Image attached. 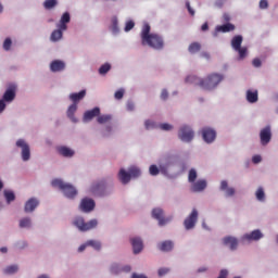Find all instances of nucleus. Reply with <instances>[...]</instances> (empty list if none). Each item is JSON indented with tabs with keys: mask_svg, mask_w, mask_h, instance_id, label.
<instances>
[{
	"mask_svg": "<svg viewBox=\"0 0 278 278\" xmlns=\"http://www.w3.org/2000/svg\"><path fill=\"white\" fill-rule=\"evenodd\" d=\"M2 47L4 51H10L12 49V39L10 37L5 38Z\"/></svg>",
	"mask_w": 278,
	"mask_h": 278,
	"instance_id": "603ef678",
	"label": "nucleus"
},
{
	"mask_svg": "<svg viewBox=\"0 0 278 278\" xmlns=\"http://www.w3.org/2000/svg\"><path fill=\"white\" fill-rule=\"evenodd\" d=\"M201 135H202V140L206 143V144H212L215 142L216 140V130L214 128L211 127H204L201 130Z\"/></svg>",
	"mask_w": 278,
	"mask_h": 278,
	"instance_id": "f3484780",
	"label": "nucleus"
},
{
	"mask_svg": "<svg viewBox=\"0 0 278 278\" xmlns=\"http://www.w3.org/2000/svg\"><path fill=\"white\" fill-rule=\"evenodd\" d=\"M205 188H207V180L205 179H199L198 181H193L191 184V192H203V190H205Z\"/></svg>",
	"mask_w": 278,
	"mask_h": 278,
	"instance_id": "393cba45",
	"label": "nucleus"
},
{
	"mask_svg": "<svg viewBox=\"0 0 278 278\" xmlns=\"http://www.w3.org/2000/svg\"><path fill=\"white\" fill-rule=\"evenodd\" d=\"M141 45H143V47L148 45L151 49L160 51L164 49V39L157 34H151V26L144 24L141 29Z\"/></svg>",
	"mask_w": 278,
	"mask_h": 278,
	"instance_id": "f03ea898",
	"label": "nucleus"
},
{
	"mask_svg": "<svg viewBox=\"0 0 278 278\" xmlns=\"http://www.w3.org/2000/svg\"><path fill=\"white\" fill-rule=\"evenodd\" d=\"M56 151L59 153V155H62V157H74L75 156V150H73L72 148H68L66 146H59L56 148Z\"/></svg>",
	"mask_w": 278,
	"mask_h": 278,
	"instance_id": "c85d7f7f",
	"label": "nucleus"
},
{
	"mask_svg": "<svg viewBox=\"0 0 278 278\" xmlns=\"http://www.w3.org/2000/svg\"><path fill=\"white\" fill-rule=\"evenodd\" d=\"M159 129H161V131H173V129H175V126L168 123H161L159 124Z\"/></svg>",
	"mask_w": 278,
	"mask_h": 278,
	"instance_id": "8fccbe9b",
	"label": "nucleus"
},
{
	"mask_svg": "<svg viewBox=\"0 0 278 278\" xmlns=\"http://www.w3.org/2000/svg\"><path fill=\"white\" fill-rule=\"evenodd\" d=\"M185 81L186 84H192L193 86H199L203 89V78L201 77L189 75L185 78Z\"/></svg>",
	"mask_w": 278,
	"mask_h": 278,
	"instance_id": "7c9ffc66",
	"label": "nucleus"
},
{
	"mask_svg": "<svg viewBox=\"0 0 278 278\" xmlns=\"http://www.w3.org/2000/svg\"><path fill=\"white\" fill-rule=\"evenodd\" d=\"M149 173L152 177H157L162 170L160 169V166L157 167V165H150Z\"/></svg>",
	"mask_w": 278,
	"mask_h": 278,
	"instance_id": "3c124183",
	"label": "nucleus"
},
{
	"mask_svg": "<svg viewBox=\"0 0 278 278\" xmlns=\"http://www.w3.org/2000/svg\"><path fill=\"white\" fill-rule=\"evenodd\" d=\"M123 97H125V89L121 88L118 89L115 93H114V98L117 101H121V99H123Z\"/></svg>",
	"mask_w": 278,
	"mask_h": 278,
	"instance_id": "6e6d98bb",
	"label": "nucleus"
},
{
	"mask_svg": "<svg viewBox=\"0 0 278 278\" xmlns=\"http://www.w3.org/2000/svg\"><path fill=\"white\" fill-rule=\"evenodd\" d=\"M77 110H79V105L77 104H70L67 106L66 117L68 118V121H71V123H74V124L79 123V118L75 116V114H77Z\"/></svg>",
	"mask_w": 278,
	"mask_h": 278,
	"instance_id": "4be33fe9",
	"label": "nucleus"
},
{
	"mask_svg": "<svg viewBox=\"0 0 278 278\" xmlns=\"http://www.w3.org/2000/svg\"><path fill=\"white\" fill-rule=\"evenodd\" d=\"M161 175L173 179L177 175H181L186 170V163L179 161V156L176 153L168 152L161 156L157 161Z\"/></svg>",
	"mask_w": 278,
	"mask_h": 278,
	"instance_id": "f257e3e1",
	"label": "nucleus"
},
{
	"mask_svg": "<svg viewBox=\"0 0 278 278\" xmlns=\"http://www.w3.org/2000/svg\"><path fill=\"white\" fill-rule=\"evenodd\" d=\"M134 27H136V23H134V21H128L126 22V26L124 28V31H131V29H134Z\"/></svg>",
	"mask_w": 278,
	"mask_h": 278,
	"instance_id": "13d9d810",
	"label": "nucleus"
},
{
	"mask_svg": "<svg viewBox=\"0 0 278 278\" xmlns=\"http://www.w3.org/2000/svg\"><path fill=\"white\" fill-rule=\"evenodd\" d=\"M126 108L128 112H134L136 110V104H134L132 101H128Z\"/></svg>",
	"mask_w": 278,
	"mask_h": 278,
	"instance_id": "bf43d9fd",
	"label": "nucleus"
},
{
	"mask_svg": "<svg viewBox=\"0 0 278 278\" xmlns=\"http://www.w3.org/2000/svg\"><path fill=\"white\" fill-rule=\"evenodd\" d=\"M144 128L148 129V130L159 129V124L155 123V121H153V119H146L144 121Z\"/></svg>",
	"mask_w": 278,
	"mask_h": 278,
	"instance_id": "c03bdc74",
	"label": "nucleus"
},
{
	"mask_svg": "<svg viewBox=\"0 0 278 278\" xmlns=\"http://www.w3.org/2000/svg\"><path fill=\"white\" fill-rule=\"evenodd\" d=\"M242 36L241 35H237L231 39V47L233 49V51H238L239 49L242 48Z\"/></svg>",
	"mask_w": 278,
	"mask_h": 278,
	"instance_id": "e433bc0d",
	"label": "nucleus"
},
{
	"mask_svg": "<svg viewBox=\"0 0 278 278\" xmlns=\"http://www.w3.org/2000/svg\"><path fill=\"white\" fill-rule=\"evenodd\" d=\"M142 169L136 165H130L127 169L121 168L117 173V179L121 181L123 186H127L129 181L132 179H138V177H141Z\"/></svg>",
	"mask_w": 278,
	"mask_h": 278,
	"instance_id": "20e7f679",
	"label": "nucleus"
},
{
	"mask_svg": "<svg viewBox=\"0 0 278 278\" xmlns=\"http://www.w3.org/2000/svg\"><path fill=\"white\" fill-rule=\"evenodd\" d=\"M236 29V26L231 23H227L220 26H216L215 31L213 33L214 38L218 36L219 33L227 34V31H233Z\"/></svg>",
	"mask_w": 278,
	"mask_h": 278,
	"instance_id": "bb28decb",
	"label": "nucleus"
},
{
	"mask_svg": "<svg viewBox=\"0 0 278 278\" xmlns=\"http://www.w3.org/2000/svg\"><path fill=\"white\" fill-rule=\"evenodd\" d=\"M163 217H164V210H162L161 207H156L152 210V218H155L157 223H160L161 218Z\"/></svg>",
	"mask_w": 278,
	"mask_h": 278,
	"instance_id": "ea45409f",
	"label": "nucleus"
},
{
	"mask_svg": "<svg viewBox=\"0 0 278 278\" xmlns=\"http://www.w3.org/2000/svg\"><path fill=\"white\" fill-rule=\"evenodd\" d=\"M254 197L258 203H266V191L264 190V187H258L254 192Z\"/></svg>",
	"mask_w": 278,
	"mask_h": 278,
	"instance_id": "473e14b6",
	"label": "nucleus"
},
{
	"mask_svg": "<svg viewBox=\"0 0 278 278\" xmlns=\"http://www.w3.org/2000/svg\"><path fill=\"white\" fill-rule=\"evenodd\" d=\"M3 197H4L8 205H10V203H14V201H16V194L10 189H5L3 191Z\"/></svg>",
	"mask_w": 278,
	"mask_h": 278,
	"instance_id": "4c0bfd02",
	"label": "nucleus"
},
{
	"mask_svg": "<svg viewBox=\"0 0 278 278\" xmlns=\"http://www.w3.org/2000/svg\"><path fill=\"white\" fill-rule=\"evenodd\" d=\"M72 225L78 229V231L86 232L90 231L92 229H97V226L99 225V220L91 219L89 222H86L83 216H76L74 217Z\"/></svg>",
	"mask_w": 278,
	"mask_h": 278,
	"instance_id": "6e6552de",
	"label": "nucleus"
},
{
	"mask_svg": "<svg viewBox=\"0 0 278 278\" xmlns=\"http://www.w3.org/2000/svg\"><path fill=\"white\" fill-rule=\"evenodd\" d=\"M194 128L190 124H181L178 128L177 138L185 144H190L194 140Z\"/></svg>",
	"mask_w": 278,
	"mask_h": 278,
	"instance_id": "0eeeda50",
	"label": "nucleus"
},
{
	"mask_svg": "<svg viewBox=\"0 0 278 278\" xmlns=\"http://www.w3.org/2000/svg\"><path fill=\"white\" fill-rule=\"evenodd\" d=\"M51 73H63L66 71V62L62 60H53L49 65Z\"/></svg>",
	"mask_w": 278,
	"mask_h": 278,
	"instance_id": "412c9836",
	"label": "nucleus"
},
{
	"mask_svg": "<svg viewBox=\"0 0 278 278\" xmlns=\"http://www.w3.org/2000/svg\"><path fill=\"white\" fill-rule=\"evenodd\" d=\"M99 114H101V108L99 106L86 111L83 115V123H90L92 119L99 118Z\"/></svg>",
	"mask_w": 278,
	"mask_h": 278,
	"instance_id": "6ab92c4d",
	"label": "nucleus"
},
{
	"mask_svg": "<svg viewBox=\"0 0 278 278\" xmlns=\"http://www.w3.org/2000/svg\"><path fill=\"white\" fill-rule=\"evenodd\" d=\"M14 99H16V85L11 84L8 86L7 90L2 96V99L0 100V114H3V112H5V103H12Z\"/></svg>",
	"mask_w": 278,
	"mask_h": 278,
	"instance_id": "9d476101",
	"label": "nucleus"
},
{
	"mask_svg": "<svg viewBox=\"0 0 278 278\" xmlns=\"http://www.w3.org/2000/svg\"><path fill=\"white\" fill-rule=\"evenodd\" d=\"M96 206L97 203L92 200V198H84L80 200L78 210L79 212H83V214H90V212L94 211Z\"/></svg>",
	"mask_w": 278,
	"mask_h": 278,
	"instance_id": "ddd939ff",
	"label": "nucleus"
},
{
	"mask_svg": "<svg viewBox=\"0 0 278 278\" xmlns=\"http://www.w3.org/2000/svg\"><path fill=\"white\" fill-rule=\"evenodd\" d=\"M87 247H91L94 251H101V242L97 240H88Z\"/></svg>",
	"mask_w": 278,
	"mask_h": 278,
	"instance_id": "09e8293b",
	"label": "nucleus"
},
{
	"mask_svg": "<svg viewBox=\"0 0 278 278\" xmlns=\"http://www.w3.org/2000/svg\"><path fill=\"white\" fill-rule=\"evenodd\" d=\"M188 51L189 53H192V54L199 53V51H201V43L199 42L191 43L188 48Z\"/></svg>",
	"mask_w": 278,
	"mask_h": 278,
	"instance_id": "de8ad7c7",
	"label": "nucleus"
},
{
	"mask_svg": "<svg viewBox=\"0 0 278 278\" xmlns=\"http://www.w3.org/2000/svg\"><path fill=\"white\" fill-rule=\"evenodd\" d=\"M110 71H112V64L104 63L99 67L98 73H99V75H108V73H110Z\"/></svg>",
	"mask_w": 278,
	"mask_h": 278,
	"instance_id": "79ce46f5",
	"label": "nucleus"
},
{
	"mask_svg": "<svg viewBox=\"0 0 278 278\" xmlns=\"http://www.w3.org/2000/svg\"><path fill=\"white\" fill-rule=\"evenodd\" d=\"M227 275H229V270L227 269H222L219 271V276L217 278H227Z\"/></svg>",
	"mask_w": 278,
	"mask_h": 278,
	"instance_id": "69168bd1",
	"label": "nucleus"
},
{
	"mask_svg": "<svg viewBox=\"0 0 278 278\" xmlns=\"http://www.w3.org/2000/svg\"><path fill=\"white\" fill-rule=\"evenodd\" d=\"M114 118L112 114H99L97 118L98 125H108V123H111V121Z\"/></svg>",
	"mask_w": 278,
	"mask_h": 278,
	"instance_id": "72a5a7b5",
	"label": "nucleus"
},
{
	"mask_svg": "<svg viewBox=\"0 0 278 278\" xmlns=\"http://www.w3.org/2000/svg\"><path fill=\"white\" fill-rule=\"evenodd\" d=\"M100 136L102 138H112L114 136V126L108 124L100 130Z\"/></svg>",
	"mask_w": 278,
	"mask_h": 278,
	"instance_id": "2f4dec72",
	"label": "nucleus"
},
{
	"mask_svg": "<svg viewBox=\"0 0 278 278\" xmlns=\"http://www.w3.org/2000/svg\"><path fill=\"white\" fill-rule=\"evenodd\" d=\"M219 192H223L225 199H233L236 197V188L229 186V181L227 180L219 182Z\"/></svg>",
	"mask_w": 278,
	"mask_h": 278,
	"instance_id": "dca6fc26",
	"label": "nucleus"
},
{
	"mask_svg": "<svg viewBox=\"0 0 278 278\" xmlns=\"http://www.w3.org/2000/svg\"><path fill=\"white\" fill-rule=\"evenodd\" d=\"M27 247H28V243L26 240H20L15 243V248L20 250L27 249Z\"/></svg>",
	"mask_w": 278,
	"mask_h": 278,
	"instance_id": "864d4df0",
	"label": "nucleus"
},
{
	"mask_svg": "<svg viewBox=\"0 0 278 278\" xmlns=\"http://www.w3.org/2000/svg\"><path fill=\"white\" fill-rule=\"evenodd\" d=\"M86 98V90H81L79 92L70 93L68 99L72 101V105H79L80 101H84Z\"/></svg>",
	"mask_w": 278,
	"mask_h": 278,
	"instance_id": "b1692460",
	"label": "nucleus"
},
{
	"mask_svg": "<svg viewBox=\"0 0 278 278\" xmlns=\"http://www.w3.org/2000/svg\"><path fill=\"white\" fill-rule=\"evenodd\" d=\"M129 241L132 248L134 255H140V253H142V251L144 250V241L142 240V237L135 236L131 237Z\"/></svg>",
	"mask_w": 278,
	"mask_h": 278,
	"instance_id": "2eb2a0df",
	"label": "nucleus"
},
{
	"mask_svg": "<svg viewBox=\"0 0 278 278\" xmlns=\"http://www.w3.org/2000/svg\"><path fill=\"white\" fill-rule=\"evenodd\" d=\"M225 80V75L220 73H212L208 74L205 78H203V86L202 90H207L208 92H212L223 84Z\"/></svg>",
	"mask_w": 278,
	"mask_h": 278,
	"instance_id": "39448f33",
	"label": "nucleus"
},
{
	"mask_svg": "<svg viewBox=\"0 0 278 278\" xmlns=\"http://www.w3.org/2000/svg\"><path fill=\"white\" fill-rule=\"evenodd\" d=\"M197 177H199V174H197V169L191 168L188 173L189 184H194V181H197Z\"/></svg>",
	"mask_w": 278,
	"mask_h": 278,
	"instance_id": "a18cd8bd",
	"label": "nucleus"
},
{
	"mask_svg": "<svg viewBox=\"0 0 278 278\" xmlns=\"http://www.w3.org/2000/svg\"><path fill=\"white\" fill-rule=\"evenodd\" d=\"M18 228L23 229L25 231H29V230L34 229V219L29 216L20 218Z\"/></svg>",
	"mask_w": 278,
	"mask_h": 278,
	"instance_id": "5701e85b",
	"label": "nucleus"
},
{
	"mask_svg": "<svg viewBox=\"0 0 278 278\" xmlns=\"http://www.w3.org/2000/svg\"><path fill=\"white\" fill-rule=\"evenodd\" d=\"M252 162H253V164H260L262 162V155L256 154V155L252 156Z\"/></svg>",
	"mask_w": 278,
	"mask_h": 278,
	"instance_id": "680f3d73",
	"label": "nucleus"
},
{
	"mask_svg": "<svg viewBox=\"0 0 278 278\" xmlns=\"http://www.w3.org/2000/svg\"><path fill=\"white\" fill-rule=\"evenodd\" d=\"M264 238V232L261 229H254L241 236L240 240L243 244H251V242H260Z\"/></svg>",
	"mask_w": 278,
	"mask_h": 278,
	"instance_id": "9b49d317",
	"label": "nucleus"
},
{
	"mask_svg": "<svg viewBox=\"0 0 278 278\" xmlns=\"http://www.w3.org/2000/svg\"><path fill=\"white\" fill-rule=\"evenodd\" d=\"M58 5V0H45L43 8L45 10H53Z\"/></svg>",
	"mask_w": 278,
	"mask_h": 278,
	"instance_id": "49530a36",
	"label": "nucleus"
},
{
	"mask_svg": "<svg viewBox=\"0 0 278 278\" xmlns=\"http://www.w3.org/2000/svg\"><path fill=\"white\" fill-rule=\"evenodd\" d=\"M168 273H170V269L167 267H161L157 270L159 277H164L165 275H168Z\"/></svg>",
	"mask_w": 278,
	"mask_h": 278,
	"instance_id": "4d7b16f0",
	"label": "nucleus"
},
{
	"mask_svg": "<svg viewBox=\"0 0 278 278\" xmlns=\"http://www.w3.org/2000/svg\"><path fill=\"white\" fill-rule=\"evenodd\" d=\"M68 23H71V13L65 12L56 24V29H65L66 31V29H68Z\"/></svg>",
	"mask_w": 278,
	"mask_h": 278,
	"instance_id": "a878e982",
	"label": "nucleus"
},
{
	"mask_svg": "<svg viewBox=\"0 0 278 278\" xmlns=\"http://www.w3.org/2000/svg\"><path fill=\"white\" fill-rule=\"evenodd\" d=\"M260 140L262 147H268V144H270V140H273V129L270 128V125L261 129Z\"/></svg>",
	"mask_w": 278,
	"mask_h": 278,
	"instance_id": "4468645a",
	"label": "nucleus"
},
{
	"mask_svg": "<svg viewBox=\"0 0 278 278\" xmlns=\"http://www.w3.org/2000/svg\"><path fill=\"white\" fill-rule=\"evenodd\" d=\"M175 216L173 215H168L166 217L161 218V220L159 222V227H166V225H170V222L174 220Z\"/></svg>",
	"mask_w": 278,
	"mask_h": 278,
	"instance_id": "37998d69",
	"label": "nucleus"
},
{
	"mask_svg": "<svg viewBox=\"0 0 278 278\" xmlns=\"http://www.w3.org/2000/svg\"><path fill=\"white\" fill-rule=\"evenodd\" d=\"M38 205H40V200H38V198H29L24 204L25 214H34L38 208Z\"/></svg>",
	"mask_w": 278,
	"mask_h": 278,
	"instance_id": "a211bd4d",
	"label": "nucleus"
},
{
	"mask_svg": "<svg viewBox=\"0 0 278 278\" xmlns=\"http://www.w3.org/2000/svg\"><path fill=\"white\" fill-rule=\"evenodd\" d=\"M122 273H131V265H121Z\"/></svg>",
	"mask_w": 278,
	"mask_h": 278,
	"instance_id": "e2e57ef3",
	"label": "nucleus"
},
{
	"mask_svg": "<svg viewBox=\"0 0 278 278\" xmlns=\"http://www.w3.org/2000/svg\"><path fill=\"white\" fill-rule=\"evenodd\" d=\"M15 148L20 151L22 162L31 160V147L27 140L20 138L15 141Z\"/></svg>",
	"mask_w": 278,
	"mask_h": 278,
	"instance_id": "1a4fd4ad",
	"label": "nucleus"
},
{
	"mask_svg": "<svg viewBox=\"0 0 278 278\" xmlns=\"http://www.w3.org/2000/svg\"><path fill=\"white\" fill-rule=\"evenodd\" d=\"M157 249H159V251H162L163 253H170V251H173V249H175V242H173L172 240H165L157 244Z\"/></svg>",
	"mask_w": 278,
	"mask_h": 278,
	"instance_id": "c756f323",
	"label": "nucleus"
},
{
	"mask_svg": "<svg viewBox=\"0 0 278 278\" xmlns=\"http://www.w3.org/2000/svg\"><path fill=\"white\" fill-rule=\"evenodd\" d=\"M237 51V53H239V60H244V58H247V48H239Z\"/></svg>",
	"mask_w": 278,
	"mask_h": 278,
	"instance_id": "5fc2aeb1",
	"label": "nucleus"
},
{
	"mask_svg": "<svg viewBox=\"0 0 278 278\" xmlns=\"http://www.w3.org/2000/svg\"><path fill=\"white\" fill-rule=\"evenodd\" d=\"M86 249H88V243H87V242L83 243V244L78 248L77 252H78V253H84V252L86 251Z\"/></svg>",
	"mask_w": 278,
	"mask_h": 278,
	"instance_id": "338daca9",
	"label": "nucleus"
},
{
	"mask_svg": "<svg viewBox=\"0 0 278 278\" xmlns=\"http://www.w3.org/2000/svg\"><path fill=\"white\" fill-rule=\"evenodd\" d=\"M90 192L96 197H110L114 192V182L105 178L98 180L91 185Z\"/></svg>",
	"mask_w": 278,
	"mask_h": 278,
	"instance_id": "7ed1b4c3",
	"label": "nucleus"
},
{
	"mask_svg": "<svg viewBox=\"0 0 278 278\" xmlns=\"http://www.w3.org/2000/svg\"><path fill=\"white\" fill-rule=\"evenodd\" d=\"M109 271L111 273V275H121L122 273L121 264L112 263L109 267Z\"/></svg>",
	"mask_w": 278,
	"mask_h": 278,
	"instance_id": "a19ab883",
	"label": "nucleus"
},
{
	"mask_svg": "<svg viewBox=\"0 0 278 278\" xmlns=\"http://www.w3.org/2000/svg\"><path fill=\"white\" fill-rule=\"evenodd\" d=\"M53 188H59L66 199H75L77 197V189L70 182H66L60 178L51 181Z\"/></svg>",
	"mask_w": 278,
	"mask_h": 278,
	"instance_id": "423d86ee",
	"label": "nucleus"
},
{
	"mask_svg": "<svg viewBox=\"0 0 278 278\" xmlns=\"http://www.w3.org/2000/svg\"><path fill=\"white\" fill-rule=\"evenodd\" d=\"M161 99H162V101H167L168 100V90L162 89Z\"/></svg>",
	"mask_w": 278,
	"mask_h": 278,
	"instance_id": "052dcab7",
	"label": "nucleus"
},
{
	"mask_svg": "<svg viewBox=\"0 0 278 278\" xmlns=\"http://www.w3.org/2000/svg\"><path fill=\"white\" fill-rule=\"evenodd\" d=\"M224 247H227L229 251H238V238L233 236H226L222 239Z\"/></svg>",
	"mask_w": 278,
	"mask_h": 278,
	"instance_id": "aec40b11",
	"label": "nucleus"
},
{
	"mask_svg": "<svg viewBox=\"0 0 278 278\" xmlns=\"http://www.w3.org/2000/svg\"><path fill=\"white\" fill-rule=\"evenodd\" d=\"M63 31H66V30L62 29V28H58V29L53 30L50 36L51 42H60V40H62V37L64 36Z\"/></svg>",
	"mask_w": 278,
	"mask_h": 278,
	"instance_id": "f704fd0d",
	"label": "nucleus"
},
{
	"mask_svg": "<svg viewBox=\"0 0 278 278\" xmlns=\"http://www.w3.org/2000/svg\"><path fill=\"white\" fill-rule=\"evenodd\" d=\"M111 31L113 36H118L121 34V27H118V17L116 16L111 18Z\"/></svg>",
	"mask_w": 278,
	"mask_h": 278,
	"instance_id": "c9c22d12",
	"label": "nucleus"
},
{
	"mask_svg": "<svg viewBox=\"0 0 278 278\" xmlns=\"http://www.w3.org/2000/svg\"><path fill=\"white\" fill-rule=\"evenodd\" d=\"M130 278H149L144 274L132 273Z\"/></svg>",
	"mask_w": 278,
	"mask_h": 278,
	"instance_id": "774afa93",
	"label": "nucleus"
},
{
	"mask_svg": "<svg viewBox=\"0 0 278 278\" xmlns=\"http://www.w3.org/2000/svg\"><path fill=\"white\" fill-rule=\"evenodd\" d=\"M268 8V1L267 0H261L260 1V9L261 10H266Z\"/></svg>",
	"mask_w": 278,
	"mask_h": 278,
	"instance_id": "0e129e2a",
	"label": "nucleus"
},
{
	"mask_svg": "<svg viewBox=\"0 0 278 278\" xmlns=\"http://www.w3.org/2000/svg\"><path fill=\"white\" fill-rule=\"evenodd\" d=\"M197 223H199V211L192 208L191 213L184 220L186 231H192L197 227Z\"/></svg>",
	"mask_w": 278,
	"mask_h": 278,
	"instance_id": "f8f14e48",
	"label": "nucleus"
},
{
	"mask_svg": "<svg viewBox=\"0 0 278 278\" xmlns=\"http://www.w3.org/2000/svg\"><path fill=\"white\" fill-rule=\"evenodd\" d=\"M245 99L248 103H257L260 101V92L257 89H248L245 91Z\"/></svg>",
	"mask_w": 278,
	"mask_h": 278,
	"instance_id": "cd10ccee",
	"label": "nucleus"
},
{
	"mask_svg": "<svg viewBox=\"0 0 278 278\" xmlns=\"http://www.w3.org/2000/svg\"><path fill=\"white\" fill-rule=\"evenodd\" d=\"M20 267L17 264L9 265L2 269L3 275H16L18 273Z\"/></svg>",
	"mask_w": 278,
	"mask_h": 278,
	"instance_id": "58836bf2",
	"label": "nucleus"
}]
</instances>
